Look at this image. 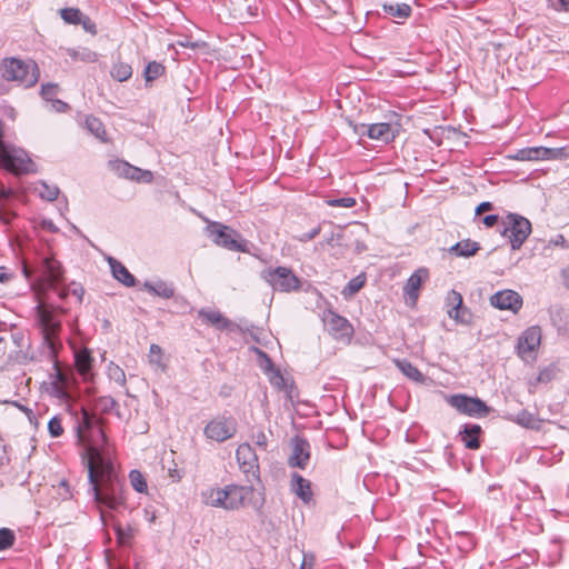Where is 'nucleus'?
<instances>
[{
    "label": "nucleus",
    "mask_w": 569,
    "mask_h": 569,
    "mask_svg": "<svg viewBox=\"0 0 569 569\" xmlns=\"http://www.w3.org/2000/svg\"><path fill=\"white\" fill-rule=\"evenodd\" d=\"M149 358H150V362H152V363H160V360H161V348L158 345L152 343L150 346Z\"/></svg>",
    "instance_id": "bf43d9fd"
},
{
    "label": "nucleus",
    "mask_w": 569,
    "mask_h": 569,
    "mask_svg": "<svg viewBox=\"0 0 569 569\" xmlns=\"http://www.w3.org/2000/svg\"><path fill=\"white\" fill-rule=\"evenodd\" d=\"M236 458L248 482H251V479L260 481L258 456L249 443L239 445L236 450Z\"/></svg>",
    "instance_id": "ddd939ff"
},
{
    "label": "nucleus",
    "mask_w": 569,
    "mask_h": 569,
    "mask_svg": "<svg viewBox=\"0 0 569 569\" xmlns=\"http://www.w3.org/2000/svg\"><path fill=\"white\" fill-rule=\"evenodd\" d=\"M76 431L78 442L83 447L81 457L86 467L111 460L102 418L82 408L81 416L77 418Z\"/></svg>",
    "instance_id": "f03ea898"
},
{
    "label": "nucleus",
    "mask_w": 569,
    "mask_h": 569,
    "mask_svg": "<svg viewBox=\"0 0 569 569\" xmlns=\"http://www.w3.org/2000/svg\"><path fill=\"white\" fill-rule=\"evenodd\" d=\"M59 14L67 24L79 26L83 13L78 8L68 7L60 9Z\"/></svg>",
    "instance_id": "473e14b6"
},
{
    "label": "nucleus",
    "mask_w": 569,
    "mask_h": 569,
    "mask_svg": "<svg viewBox=\"0 0 569 569\" xmlns=\"http://www.w3.org/2000/svg\"><path fill=\"white\" fill-rule=\"evenodd\" d=\"M207 231L212 241L224 249L236 252H250L252 243L244 239L241 233L220 222H210Z\"/></svg>",
    "instance_id": "423d86ee"
},
{
    "label": "nucleus",
    "mask_w": 569,
    "mask_h": 569,
    "mask_svg": "<svg viewBox=\"0 0 569 569\" xmlns=\"http://www.w3.org/2000/svg\"><path fill=\"white\" fill-rule=\"evenodd\" d=\"M463 303L460 292L450 290L446 297L447 315L450 317Z\"/></svg>",
    "instance_id": "e433bc0d"
},
{
    "label": "nucleus",
    "mask_w": 569,
    "mask_h": 569,
    "mask_svg": "<svg viewBox=\"0 0 569 569\" xmlns=\"http://www.w3.org/2000/svg\"><path fill=\"white\" fill-rule=\"evenodd\" d=\"M447 402L458 412L469 417L485 418L491 412V408L480 398L465 393L452 395L447 399Z\"/></svg>",
    "instance_id": "9b49d317"
},
{
    "label": "nucleus",
    "mask_w": 569,
    "mask_h": 569,
    "mask_svg": "<svg viewBox=\"0 0 569 569\" xmlns=\"http://www.w3.org/2000/svg\"><path fill=\"white\" fill-rule=\"evenodd\" d=\"M323 321L335 338L351 337L353 335V328L348 319L333 310H327L325 312Z\"/></svg>",
    "instance_id": "a211bd4d"
},
{
    "label": "nucleus",
    "mask_w": 569,
    "mask_h": 569,
    "mask_svg": "<svg viewBox=\"0 0 569 569\" xmlns=\"http://www.w3.org/2000/svg\"><path fill=\"white\" fill-rule=\"evenodd\" d=\"M449 318L462 325H470L472 322V312L462 303Z\"/></svg>",
    "instance_id": "a19ab883"
},
{
    "label": "nucleus",
    "mask_w": 569,
    "mask_h": 569,
    "mask_svg": "<svg viewBox=\"0 0 569 569\" xmlns=\"http://www.w3.org/2000/svg\"><path fill=\"white\" fill-rule=\"evenodd\" d=\"M48 431L52 438H58L63 435L62 421L59 416H54L49 420Z\"/></svg>",
    "instance_id": "09e8293b"
},
{
    "label": "nucleus",
    "mask_w": 569,
    "mask_h": 569,
    "mask_svg": "<svg viewBox=\"0 0 569 569\" xmlns=\"http://www.w3.org/2000/svg\"><path fill=\"white\" fill-rule=\"evenodd\" d=\"M72 289H70V293L77 297L78 301L81 303L84 295V289L80 283L72 282Z\"/></svg>",
    "instance_id": "338daca9"
},
{
    "label": "nucleus",
    "mask_w": 569,
    "mask_h": 569,
    "mask_svg": "<svg viewBox=\"0 0 569 569\" xmlns=\"http://www.w3.org/2000/svg\"><path fill=\"white\" fill-rule=\"evenodd\" d=\"M290 489L305 503H309L312 500L311 482L298 472L291 475Z\"/></svg>",
    "instance_id": "4be33fe9"
},
{
    "label": "nucleus",
    "mask_w": 569,
    "mask_h": 569,
    "mask_svg": "<svg viewBox=\"0 0 569 569\" xmlns=\"http://www.w3.org/2000/svg\"><path fill=\"white\" fill-rule=\"evenodd\" d=\"M481 249L480 243L471 239L461 240L451 246L448 251L456 257L469 258Z\"/></svg>",
    "instance_id": "a878e982"
},
{
    "label": "nucleus",
    "mask_w": 569,
    "mask_h": 569,
    "mask_svg": "<svg viewBox=\"0 0 569 569\" xmlns=\"http://www.w3.org/2000/svg\"><path fill=\"white\" fill-rule=\"evenodd\" d=\"M108 262L114 279H117L126 287H133L136 284V277L126 268L123 263L112 257H109Z\"/></svg>",
    "instance_id": "b1692460"
},
{
    "label": "nucleus",
    "mask_w": 569,
    "mask_h": 569,
    "mask_svg": "<svg viewBox=\"0 0 569 569\" xmlns=\"http://www.w3.org/2000/svg\"><path fill=\"white\" fill-rule=\"evenodd\" d=\"M502 223L501 236L509 238L512 250H519L531 233V222L518 213L510 212Z\"/></svg>",
    "instance_id": "6e6552de"
},
{
    "label": "nucleus",
    "mask_w": 569,
    "mask_h": 569,
    "mask_svg": "<svg viewBox=\"0 0 569 569\" xmlns=\"http://www.w3.org/2000/svg\"><path fill=\"white\" fill-rule=\"evenodd\" d=\"M490 305L499 310L517 313L522 307V297L513 290H501L490 297Z\"/></svg>",
    "instance_id": "2eb2a0df"
},
{
    "label": "nucleus",
    "mask_w": 569,
    "mask_h": 569,
    "mask_svg": "<svg viewBox=\"0 0 569 569\" xmlns=\"http://www.w3.org/2000/svg\"><path fill=\"white\" fill-rule=\"evenodd\" d=\"M479 221L487 228H492L500 221V217L498 214H487L482 218H479Z\"/></svg>",
    "instance_id": "13d9d810"
},
{
    "label": "nucleus",
    "mask_w": 569,
    "mask_h": 569,
    "mask_svg": "<svg viewBox=\"0 0 569 569\" xmlns=\"http://www.w3.org/2000/svg\"><path fill=\"white\" fill-rule=\"evenodd\" d=\"M330 207L352 208L356 204V199L351 197H341L327 200Z\"/></svg>",
    "instance_id": "3c124183"
},
{
    "label": "nucleus",
    "mask_w": 569,
    "mask_h": 569,
    "mask_svg": "<svg viewBox=\"0 0 569 569\" xmlns=\"http://www.w3.org/2000/svg\"><path fill=\"white\" fill-rule=\"evenodd\" d=\"M16 541L14 532L9 528L0 529V550H7L13 546Z\"/></svg>",
    "instance_id": "de8ad7c7"
},
{
    "label": "nucleus",
    "mask_w": 569,
    "mask_h": 569,
    "mask_svg": "<svg viewBox=\"0 0 569 569\" xmlns=\"http://www.w3.org/2000/svg\"><path fill=\"white\" fill-rule=\"evenodd\" d=\"M542 160L563 159L568 157L566 148H546L541 147Z\"/></svg>",
    "instance_id": "c03bdc74"
},
{
    "label": "nucleus",
    "mask_w": 569,
    "mask_h": 569,
    "mask_svg": "<svg viewBox=\"0 0 569 569\" xmlns=\"http://www.w3.org/2000/svg\"><path fill=\"white\" fill-rule=\"evenodd\" d=\"M481 426L477 423H465L458 433V437L467 449L478 450L481 447Z\"/></svg>",
    "instance_id": "aec40b11"
},
{
    "label": "nucleus",
    "mask_w": 569,
    "mask_h": 569,
    "mask_svg": "<svg viewBox=\"0 0 569 569\" xmlns=\"http://www.w3.org/2000/svg\"><path fill=\"white\" fill-rule=\"evenodd\" d=\"M88 470L89 492L98 506L111 510L126 505L124 479L119 473L112 460L101 461L86 467Z\"/></svg>",
    "instance_id": "f257e3e1"
},
{
    "label": "nucleus",
    "mask_w": 569,
    "mask_h": 569,
    "mask_svg": "<svg viewBox=\"0 0 569 569\" xmlns=\"http://www.w3.org/2000/svg\"><path fill=\"white\" fill-rule=\"evenodd\" d=\"M41 271L44 284L57 293L59 299L64 300L70 295V289L60 287L63 281V268L53 257L41 259Z\"/></svg>",
    "instance_id": "9d476101"
},
{
    "label": "nucleus",
    "mask_w": 569,
    "mask_h": 569,
    "mask_svg": "<svg viewBox=\"0 0 569 569\" xmlns=\"http://www.w3.org/2000/svg\"><path fill=\"white\" fill-rule=\"evenodd\" d=\"M256 0H230L233 6V11L243 17L247 13L249 17L256 16L257 7L254 6Z\"/></svg>",
    "instance_id": "7c9ffc66"
},
{
    "label": "nucleus",
    "mask_w": 569,
    "mask_h": 569,
    "mask_svg": "<svg viewBox=\"0 0 569 569\" xmlns=\"http://www.w3.org/2000/svg\"><path fill=\"white\" fill-rule=\"evenodd\" d=\"M495 209V206L492 202L490 201H483L481 203H479L477 207H476V218L477 217H480L483 212H487V211H491Z\"/></svg>",
    "instance_id": "e2e57ef3"
},
{
    "label": "nucleus",
    "mask_w": 569,
    "mask_h": 569,
    "mask_svg": "<svg viewBox=\"0 0 569 569\" xmlns=\"http://www.w3.org/2000/svg\"><path fill=\"white\" fill-rule=\"evenodd\" d=\"M288 382L289 381L282 376L279 369L273 370L272 375L270 376V383L279 390L287 388Z\"/></svg>",
    "instance_id": "603ef678"
},
{
    "label": "nucleus",
    "mask_w": 569,
    "mask_h": 569,
    "mask_svg": "<svg viewBox=\"0 0 569 569\" xmlns=\"http://www.w3.org/2000/svg\"><path fill=\"white\" fill-rule=\"evenodd\" d=\"M260 278L274 291L292 292L301 288V280L288 267H268L261 270Z\"/></svg>",
    "instance_id": "0eeeda50"
},
{
    "label": "nucleus",
    "mask_w": 569,
    "mask_h": 569,
    "mask_svg": "<svg viewBox=\"0 0 569 569\" xmlns=\"http://www.w3.org/2000/svg\"><path fill=\"white\" fill-rule=\"evenodd\" d=\"M164 71H166V68L163 64H161L157 61H151L147 64L143 76H144V79L147 82H151V81L156 80L157 78H159L160 76H162L164 73Z\"/></svg>",
    "instance_id": "72a5a7b5"
},
{
    "label": "nucleus",
    "mask_w": 569,
    "mask_h": 569,
    "mask_svg": "<svg viewBox=\"0 0 569 569\" xmlns=\"http://www.w3.org/2000/svg\"><path fill=\"white\" fill-rule=\"evenodd\" d=\"M429 272L426 268H420L410 276L405 286V291L410 299L416 300L418 298V291L422 282L427 280Z\"/></svg>",
    "instance_id": "393cba45"
},
{
    "label": "nucleus",
    "mask_w": 569,
    "mask_h": 569,
    "mask_svg": "<svg viewBox=\"0 0 569 569\" xmlns=\"http://www.w3.org/2000/svg\"><path fill=\"white\" fill-rule=\"evenodd\" d=\"M365 282H366L365 276L355 277L347 283L342 293L345 296H353L365 286Z\"/></svg>",
    "instance_id": "a18cd8bd"
},
{
    "label": "nucleus",
    "mask_w": 569,
    "mask_h": 569,
    "mask_svg": "<svg viewBox=\"0 0 569 569\" xmlns=\"http://www.w3.org/2000/svg\"><path fill=\"white\" fill-rule=\"evenodd\" d=\"M541 330L538 326L526 329L518 339L517 352L519 357L526 359L530 356L540 345Z\"/></svg>",
    "instance_id": "f3484780"
},
{
    "label": "nucleus",
    "mask_w": 569,
    "mask_h": 569,
    "mask_svg": "<svg viewBox=\"0 0 569 569\" xmlns=\"http://www.w3.org/2000/svg\"><path fill=\"white\" fill-rule=\"evenodd\" d=\"M177 43L183 48L198 49L204 46V42L192 41L186 37L183 40H178Z\"/></svg>",
    "instance_id": "052dcab7"
},
{
    "label": "nucleus",
    "mask_w": 569,
    "mask_h": 569,
    "mask_svg": "<svg viewBox=\"0 0 569 569\" xmlns=\"http://www.w3.org/2000/svg\"><path fill=\"white\" fill-rule=\"evenodd\" d=\"M118 407V402L110 396L99 397L94 401V409L101 413H109Z\"/></svg>",
    "instance_id": "c9c22d12"
},
{
    "label": "nucleus",
    "mask_w": 569,
    "mask_h": 569,
    "mask_svg": "<svg viewBox=\"0 0 569 569\" xmlns=\"http://www.w3.org/2000/svg\"><path fill=\"white\" fill-rule=\"evenodd\" d=\"M51 107L58 112H66L70 109L69 104L60 99H54L51 101Z\"/></svg>",
    "instance_id": "69168bd1"
},
{
    "label": "nucleus",
    "mask_w": 569,
    "mask_h": 569,
    "mask_svg": "<svg viewBox=\"0 0 569 569\" xmlns=\"http://www.w3.org/2000/svg\"><path fill=\"white\" fill-rule=\"evenodd\" d=\"M129 480L132 486V488L139 492L143 493L148 489L147 480L144 476L137 469H133L129 473Z\"/></svg>",
    "instance_id": "f704fd0d"
},
{
    "label": "nucleus",
    "mask_w": 569,
    "mask_h": 569,
    "mask_svg": "<svg viewBox=\"0 0 569 569\" xmlns=\"http://www.w3.org/2000/svg\"><path fill=\"white\" fill-rule=\"evenodd\" d=\"M16 213L10 211V210H6L4 208L0 207V220L4 223V224H9L12 219L16 218Z\"/></svg>",
    "instance_id": "0e129e2a"
},
{
    "label": "nucleus",
    "mask_w": 569,
    "mask_h": 569,
    "mask_svg": "<svg viewBox=\"0 0 569 569\" xmlns=\"http://www.w3.org/2000/svg\"><path fill=\"white\" fill-rule=\"evenodd\" d=\"M50 392L53 397L63 402H70L72 400V396L64 386V382H51Z\"/></svg>",
    "instance_id": "4c0bfd02"
},
{
    "label": "nucleus",
    "mask_w": 569,
    "mask_h": 569,
    "mask_svg": "<svg viewBox=\"0 0 569 569\" xmlns=\"http://www.w3.org/2000/svg\"><path fill=\"white\" fill-rule=\"evenodd\" d=\"M200 318L206 325L214 327L217 330H227L231 327V321L220 311L202 308L198 311Z\"/></svg>",
    "instance_id": "412c9836"
},
{
    "label": "nucleus",
    "mask_w": 569,
    "mask_h": 569,
    "mask_svg": "<svg viewBox=\"0 0 569 569\" xmlns=\"http://www.w3.org/2000/svg\"><path fill=\"white\" fill-rule=\"evenodd\" d=\"M356 132L360 136H367L372 140H380L386 143L393 141L396 138V132L393 131L391 124L387 122L372 124L361 123L356 129Z\"/></svg>",
    "instance_id": "dca6fc26"
},
{
    "label": "nucleus",
    "mask_w": 569,
    "mask_h": 569,
    "mask_svg": "<svg viewBox=\"0 0 569 569\" xmlns=\"http://www.w3.org/2000/svg\"><path fill=\"white\" fill-rule=\"evenodd\" d=\"M143 288L148 292L164 299H170L174 296V288L162 280L157 282L146 281Z\"/></svg>",
    "instance_id": "cd10ccee"
},
{
    "label": "nucleus",
    "mask_w": 569,
    "mask_h": 569,
    "mask_svg": "<svg viewBox=\"0 0 569 569\" xmlns=\"http://www.w3.org/2000/svg\"><path fill=\"white\" fill-rule=\"evenodd\" d=\"M37 321L42 333L43 353L47 359H53L58 356V350L61 347L58 339L61 323L51 310L41 307H37Z\"/></svg>",
    "instance_id": "39448f33"
},
{
    "label": "nucleus",
    "mask_w": 569,
    "mask_h": 569,
    "mask_svg": "<svg viewBox=\"0 0 569 569\" xmlns=\"http://www.w3.org/2000/svg\"><path fill=\"white\" fill-rule=\"evenodd\" d=\"M39 196L47 201H53L58 198L60 190L57 186H50L44 181L40 182Z\"/></svg>",
    "instance_id": "79ce46f5"
},
{
    "label": "nucleus",
    "mask_w": 569,
    "mask_h": 569,
    "mask_svg": "<svg viewBox=\"0 0 569 569\" xmlns=\"http://www.w3.org/2000/svg\"><path fill=\"white\" fill-rule=\"evenodd\" d=\"M310 443L300 436H295L291 439V453L288 458V465L291 468H299L305 470L310 460Z\"/></svg>",
    "instance_id": "4468645a"
},
{
    "label": "nucleus",
    "mask_w": 569,
    "mask_h": 569,
    "mask_svg": "<svg viewBox=\"0 0 569 569\" xmlns=\"http://www.w3.org/2000/svg\"><path fill=\"white\" fill-rule=\"evenodd\" d=\"M59 87L56 83H46L41 86V97L51 102L54 100L56 94L58 93Z\"/></svg>",
    "instance_id": "8fccbe9b"
},
{
    "label": "nucleus",
    "mask_w": 569,
    "mask_h": 569,
    "mask_svg": "<svg viewBox=\"0 0 569 569\" xmlns=\"http://www.w3.org/2000/svg\"><path fill=\"white\" fill-rule=\"evenodd\" d=\"M558 372H559V368L557 367V365L550 363L549 366L542 368L539 371L537 381L540 383H548L557 377Z\"/></svg>",
    "instance_id": "37998d69"
},
{
    "label": "nucleus",
    "mask_w": 569,
    "mask_h": 569,
    "mask_svg": "<svg viewBox=\"0 0 569 569\" xmlns=\"http://www.w3.org/2000/svg\"><path fill=\"white\" fill-rule=\"evenodd\" d=\"M320 231H321V226L318 224L315 228H312L309 232L301 233L295 238L300 242H308V241L315 239L316 237H318Z\"/></svg>",
    "instance_id": "5fc2aeb1"
},
{
    "label": "nucleus",
    "mask_w": 569,
    "mask_h": 569,
    "mask_svg": "<svg viewBox=\"0 0 569 569\" xmlns=\"http://www.w3.org/2000/svg\"><path fill=\"white\" fill-rule=\"evenodd\" d=\"M110 73L113 79L123 82L131 78L132 68L126 62L118 61L112 66Z\"/></svg>",
    "instance_id": "2f4dec72"
},
{
    "label": "nucleus",
    "mask_w": 569,
    "mask_h": 569,
    "mask_svg": "<svg viewBox=\"0 0 569 569\" xmlns=\"http://www.w3.org/2000/svg\"><path fill=\"white\" fill-rule=\"evenodd\" d=\"M313 562H315V557L312 555L305 553L300 569H312Z\"/></svg>",
    "instance_id": "774afa93"
},
{
    "label": "nucleus",
    "mask_w": 569,
    "mask_h": 569,
    "mask_svg": "<svg viewBox=\"0 0 569 569\" xmlns=\"http://www.w3.org/2000/svg\"><path fill=\"white\" fill-rule=\"evenodd\" d=\"M80 24L82 26L84 31L89 32L92 36L97 34V26L88 16L82 14L80 19Z\"/></svg>",
    "instance_id": "6e6d98bb"
},
{
    "label": "nucleus",
    "mask_w": 569,
    "mask_h": 569,
    "mask_svg": "<svg viewBox=\"0 0 569 569\" xmlns=\"http://www.w3.org/2000/svg\"><path fill=\"white\" fill-rule=\"evenodd\" d=\"M253 350L258 353V356L263 359L264 361V367L263 369L266 371L268 370H272L273 369V362L272 360L270 359V357L262 350H260L259 348L254 347Z\"/></svg>",
    "instance_id": "680f3d73"
},
{
    "label": "nucleus",
    "mask_w": 569,
    "mask_h": 569,
    "mask_svg": "<svg viewBox=\"0 0 569 569\" xmlns=\"http://www.w3.org/2000/svg\"><path fill=\"white\" fill-rule=\"evenodd\" d=\"M112 169L119 177L130 179L137 182H151L153 179V174L151 171L142 170L123 160L114 161L112 163Z\"/></svg>",
    "instance_id": "6ab92c4d"
},
{
    "label": "nucleus",
    "mask_w": 569,
    "mask_h": 569,
    "mask_svg": "<svg viewBox=\"0 0 569 569\" xmlns=\"http://www.w3.org/2000/svg\"><path fill=\"white\" fill-rule=\"evenodd\" d=\"M252 441L257 447H259L262 450H267L268 447V439L263 430H259L252 435Z\"/></svg>",
    "instance_id": "864d4df0"
},
{
    "label": "nucleus",
    "mask_w": 569,
    "mask_h": 569,
    "mask_svg": "<svg viewBox=\"0 0 569 569\" xmlns=\"http://www.w3.org/2000/svg\"><path fill=\"white\" fill-rule=\"evenodd\" d=\"M381 8L383 13L391 17L397 23L403 22L412 12L411 7L407 3L385 2Z\"/></svg>",
    "instance_id": "5701e85b"
},
{
    "label": "nucleus",
    "mask_w": 569,
    "mask_h": 569,
    "mask_svg": "<svg viewBox=\"0 0 569 569\" xmlns=\"http://www.w3.org/2000/svg\"><path fill=\"white\" fill-rule=\"evenodd\" d=\"M237 420L232 416H217L204 427V436L217 442H224L237 433Z\"/></svg>",
    "instance_id": "f8f14e48"
},
{
    "label": "nucleus",
    "mask_w": 569,
    "mask_h": 569,
    "mask_svg": "<svg viewBox=\"0 0 569 569\" xmlns=\"http://www.w3.org/2000/svg\"><path fill=\"white\" fill-rule=\"evenodd\" d=\"M86 128L97 138H102V134H104V126L101 122L100 119L88 116L84 120Z\"/></svg>",
    "instance_id": "ea45409f"
},
{
    "label": "nucleus",
    "mask_w": 569,
    "mask_h": 569,
    "mask_svg": "<svg viewBox=\"0 0 569 569\" xmlns=\"http://www.w3.org/2000/svg\"><path fill=\"white\" fill-rule=\"evenodd\" d=\"M49 361H52L53 362V366H54V369H56V379L53 382H64V386L68 388V385H69V378L63 373L61 372L59 369H58V360H57V357L53 358V359H48Z\"/></svg>",
    "instance_id": "4d7b16f0"
},
{
    "label": "nucleus",
    "mask_w": 569,
    "mask_h": 569,
    "mask_svg": "<svg viewBox=\"0 0 569 569\" xmlns=\"http://www.w3.org/2000/svg\"><path fill=\"white\" fill-rule=\"evenodd\" d=\"M396 367L410 380L418 382V383H425L426 377L423 373L413 366L410 361L407 359H395L393 360Z\"/></svg>",
    "instance_id": "bb28decb"
},
{
    "label": "nucleus",
    "mask_w": 569,
    "mask_h": 569,
    "mask_svg": "<svg viewBox=\"0 0 569 569\" xmlns=\"http://www.w3.org/2000/svg\"><path fill=\"white\" fill-rule=\"evenodd\" d=\"M510 158L515 159V160H519V161H537V160H542L541 147H530V148L519 149Z\"/></svg>",
    "instance_id": "c756f323"
},
{
    "label": "nucleus",
    "mask_w": 569,
    "mask_h": 569,
    "mask_svg": "<svg viewBox=\"0 0 569 569\" xmlns=\"http://www.w3.org/2000/svg\"><path fill=\"white\" fill-rule=\"evenodd\" d=\"M108 377L120 386L126 385V373L123 369L113 362H110L108 366Z\"/></svg>",
    "instance_id": "49530a36"
},
{
    "label": "nucleus",
    "mask_w": 569,
    "mask_h": 569,
    "mask_svg": "<svg viewBox=\"0 0 569 569\" xmlns=\"http://www.w3.org/2000/svg\"><path fill=\"white\" fill-rule=\"evenodd\" d=\"M76 365L81 375H86L91 370L92 357L89 351H82L76 355Z\"/></svg>",
    "instance_id": "58836bf2"
},
{
    "label": "nucleus",
    "mask_w": 569,
    "mask_h": 569,
    "mask_svg": "<svg viewBox=\"0 0 569 569\" xmlns=\"http://www.w3.org/2000/svg\"><path fill=\"white\" fill-rule=\"evenodd\" d=\"M0 166L17 176L36 171V164L28 153L11 144L0 151Z\"/></svg>",
    "instance_id": "1a4fd4ad"
},
{
    "label": "nucleus",
    "mask_w": 569,
    "mask_h": 569,
    "mask_svg": "<svg viewBox=\"0 0 569 569\" xmlns=\"http://www.w3.org/2000/svg\"><path fill=\"white\" fill-rule=\"evenodd\" d=\"M506 418L521 427L535 430L539 429V421L528 410L522 409L516 415L506 416Z\"/></svg>",
    "instance_id": "c85d7f7f"
},
{
    "label": "nucleus",
    "mask_w": 569,
    "mask_h": 569,
    "mask_svg": "<svg viewBox=\"0 0 569 569\" xmlns=\"http://www.w3.org/2000/svg\"><path fill=\"white\" fill-rule=\"evenodd\" d=\"M201 498L207 506L226 510H238L248 505L260 511L264 505V495L259 493V497H256V489L252 485H227L223 488H209L202 491Z\"/></svg>",
    "instance_id": "7ed1b4c3"
},
{
    "label": "nucleus",
    "mask_w": 569,
    "mask_h": 569,
    "mask_svg": "<svg viewBox=\"0 0 569 569\" xmlns=\"http://www.w3.org/2000/svg\"><path fill=\"white\" fill-rule=\"evenodd\" d=\"M1 77L7 81H14L24 88L38 82L40 72L36 62L23 61L18 58H6L0 64Z\"/></svg>",
    "instance_id": "20e7f679"
}]
</instances>
